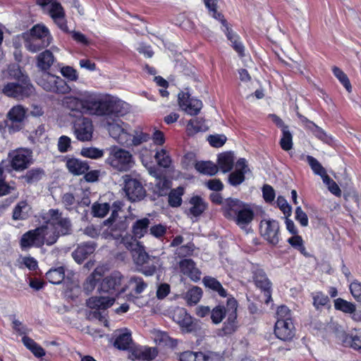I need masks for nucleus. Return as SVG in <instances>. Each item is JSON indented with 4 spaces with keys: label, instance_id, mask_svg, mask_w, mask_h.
I'll use <instances>...</instances> for the list:
<instances>
[{
    "label": "nucleus",
    "instance_id": "1",
    "mask_svg": "<svg viewBox=\"0 0 361 361\" xmlns=\"http://www.w3.org/2000/svg\"><path fill=\"white\" fill-rule=\"evenodd\" d=\"M105 107L101 106V114L96 116L102 117V123L106 128L110 136L119 144H128L130 140L128 124L119 118L125 115L128 110V104L120 99H104L102 102Z\"/></svg>",
    "mask_w": 361,
    "mask_h": 361
},
{
    "label": "nucleus",
    "instance_id": "2",
    "mask_svg": "<svg viewBox=\"0 0 361 361\" xmlns=\"http://www.w3.org/2000/svg\"><path fill=\"white\" fill-rule=\"evenodd\" d=\"M79 96L80 98L64 97L61 100V105L71 111L86 112L92 115L101 114L99 107H105V104L102 103L104 99L96 94L84 92H80Z\"/></svg>",
    "mask_w": 361,
    "mask_h": 361
},
{
    "label": "nucleus",
    "instance_id": "3",
    "mask_svg": "<svg viewBox=\"0 0 361 361\" xmlns=\"http://www.w3.org/2000/svg\"><path fill=\"white\" fill-rule=\"evenodd\" d=\"M224 216L233 221L240 228L245 229L254 219L250 207L238 199L228 198L224 202Z\"/></svg>",
    "mask_w": 361,
    "mask_h": 361
},
{
    "label": "nucleus",
    "instance_id": "4",
    "mask_svg": "<svg viewBox=\"0 0 361 361\" xmlns=\"http://www.w3.org/2000/svg\"><path fill=\"white\" fill-rule=\"evenodd\" d=\"M106 164L118 172H127L135 165L132 153L118 146H112L109 149Z\"/></svg>",
    "mask_w": 361,
    "mask_h": 361
},
{
    "label": "nucleus",
    "instance_id": "5",
    "mask_svg": "<svg viewBox=\"0 0 361 361\" xmlns=\"http://www.w3.org/2000/svg\"><path fill=\"white\" fill-rule=\"evenodd\" d=\"M1 92L8 97L23 100L34 94L35 88L30 79L24 78L20 82H8L3 87Z\"/></svg>",
    "mask_w": 361,
    "mask_h": 361
},
{
    "label": "nucleus",
    "instance_id": "6",
    "mask_svg": "<svg viewBox=\"0 0 361 361\" xmlns=\"http://www.w3.org/2000/svg\"><path fill=\"white\" fill-rule=\"evenodd\" d=\"M37 83L44 90L57 94H66L71 90L62 78L50 74L48 71L42 73L41 76L37 78Z\"/></svg>",
    "mask_w": 361,
    "mask_h": 361
},
{
    "label": "nucleus",
    "instance_id": "7",
    "mask_svg": "<svg viewBox=\"0 0 361 361\" xmlns=\"http://www.w3.org/2000/svg\"><path fill=\"white\" fill-rule=\"evenodd\" d=\"M44 219L46 220V223L54 228L59 236L68 235L72 231L71 220L68 217L63 216L59 209H49Z\"/></svg>",
    "mask_w": 361,
    "mask_h": 361
},
{
    "label": "nucleus",
    "instance_id": "8",
    "mask_svg": "<svg viewBox=\"0 0 361 361\" xmlns=\"http://www.w3.org/2000/svg\"><path fill=\"white\" fill-rule=\"evenodd\" d=\"M123 190L128 200L132 202L143 200L147 194L142 183L131 175L126 174L122 176Z\"/></svg>",
    "mask_w": 361,
    "mask_h": 361
},
{
    "label": "nucleus",
    "instance_id": "9",
    "mask_svg": "<svg viewBox=\"0 0 361 361\" xmlns=\"http://www.w3.org/2000/svg\"><path fill=\"white\" fill-rule=\"evenodd\" d=\"M114 302V298L109 296L95 295L90 298L86 300V305L87 307L95 310L94 312H90L87 318L89 319H99L102 320L103 317L98 311L99 310H106L111 307Z\"/></svg>",
    "mask_w": 361,
    "mask_h": 361
},
{
    "label": "nucleus",
    "instance_id": "10",
    "mask_svg": "<svg viewBox=\"0 0 361 361\" xmlns=\"http://www.w3.org/2000/svg\"><path fill=\"white\" fill-rule=\"evenodd\" d=\"M27 109L20 104L13 106L7 113V127L9 133L20 130L26 118Z\"/></svg>",
    "mask_w": 361,
    "mask_h": 361
},
{
    "label": "nucleus",
    "instance_id": "11",
    "mask_svg": "<svg viewBox=\"0 0 361 361\" xmlns=\"http://www.w3.org/2000/svg\"><path fill=\"white\" fill-rule=\"evenodd\" d=\"M260 233L262 238L272 245L279 242V224L276 220H262L260 222Z\"/></svg>",
    "mask_w": 361,
    "mask_h": 361
},
{
    "label": "nucleus",
    "instance_id": "12",
    "mask_svg": "<svg viewBox=\"0 0 361 361\" xmlns=\"http://www.w3.org/2000/svg\"><path fill=\"white\" fill-rule=\"evenodd\" d=\"M73 132L78 140L89 141L92 137L93 125L91 120L84 116H80L73 123Z\"/></svg>",
    "mask_w": 361,
    "mask_h": 361
},
{
    "label": "nucleus",
    "instance_id": "13",
    "mask_svg": "<svg viewBox=\"0 0 361 361\" xmlns=\"http://www.w3.org/2000/svg\"><path fill=\"white\" fill-rule=\"evenodd\" d=\"M11 167L16 171L27 168L31 162L32 152L26 149H18L9 154Z\"/></svg>",
    "mask_w": 361,
    "mask_h": 361
},
{
    "label": "nucleus",
    "instance_id": "14",
    "mask_svg": "<svg viewBox=\"0 0 361 361\" xmlns=\"http://www.w3.org/2000/svg\"><path fill=\"white\" fill-rule=\"evenodd\" d=\"M237 301L234 298L228 299V317L221 329V335L231 334L237 329Z\"/></svg>",
    "mask_w": 361,
    "mask_h": 361
},
{
    "label": "nucleus",
    "instance_id": "15",
    "mask_svg": "<svg viewBox=\"0 0 361 361\" xmlns=\"http://www.w3.org/2000/svg\"><path fill=\"white\" fill-rule=\"evenodd\" d=\"M178 104L182 110L191 116L197 115L202 107L200 100L190 98L188 93L183 92L178 94Z\"/></svg>",
    "mask_w": 361,
    "mask_h": 361
},
{
    "label": "nucleus",
    "instance_id": "16",
    "mask_svg": "<svg viewBox=\"0 0 361 361\" xmlns=\"http://www.w3.org/2000/svg\"><path fill=\"white\" fill-rule=\"evenodd\" d=\"M173 320L177 323L182 331L190 333L195 330V324L191 316L182 307H176L173 312Z\"/></svg>",
    "mask_w": 361,
    "mask_h": 361
},
{
    "label": "nucleus",
    "instance_id": "17",
    "mask_svg": "<svg viewBox=\"0 0 361 361\" xmlns=\"http://www.w3.org/2000/svg\"><path fill=\"white\" fill-rule=\"evenodd\" d=\"M157 354L158 352L155 348L136 346L130 350L128 358L132 360L151 361L157 357Z\"/></svg>",
    "mask_w": 361,
    "mask_h": 361
},
{
    "label": "nucleus",
    "instance_id": "18",
    "mask_svg": "<svg viewBox=\"0 0 361 361\" xmlns=\"http://www.w3.org/2000/svg\"><path fill=\"white\" fill-rule=\"evenodd\" d=\"M274 333L282 341L291 340L295 335V328L292 320H277L275 324Z\"/></svg>",
    "mask_w": 361,
    "mask_h": 361
},
{
    "label": "nucleus",
    "instance_id": "19",
    "mask_svg": "<svg viewBox=\"0 0 361 361\" xmlns=\"http://www.w3.org/2000/svg\"><path fill=\"white\" fill-rule=\"evenodd\" d=\"M122 279L123 276L120 272H112L103 279L98 288L99 292L101 293L116 291L121 285Z\"/></svg>",
    "mask_w": 361,
    "mask_h": 361
},
{
    "label": "nucleus",
    "instance_id": "20",
    "mask_svg": "<svg viewBox=\"0 0 361 361\" xmlns=\"http://www.w3.org/2000/svg\"><path fill=\"white\" fill-rule=\"evenodd\" d=\"M253 280L257 287L260 288L265 297V302L268 303L271 299V283L262 269H256L253 272Z\"/></svg>",
    "mask_w": 361,
    "mask_h": 361
},
{
    "label": "nucleus",
    "instance_id": "21",
    "mask_svg": "<svg viewBox=\"0 0 361 361\" xmlns=\"http://www.w3.org/2000/svg\"><path fill=\"white\" fill-rule=\"evenodd\" d=\"M40 230L35 228L34 230L29 231L24 233L20 239V246L22 248H28L32 246L39 247L42 246V241L41 240Z\"/></svg>",
    "mask_w": 361,
    "mask_h": 361
},
{
    "label": "nucleus",
    "instance_id": "22",
    "mask_svg": "<svg viewBox=\"0 0 361 361\" xmlns=\"http://www.w3.org/2000/svg\"><path fill=\"white\" fill-rule=\"evenodd\" d=\"M217 355L214 352L185 351L180 355V361H213Z\"/></svg>",
    "mask_w": 361,
    "mask_h": 361
},
{
    "label": "nucleus",
    "instance_id": "23",
    "mask_svg": "<svg viewBox=\"0 0 361 361\" xmlns=\"http://www.w3.org/2000/svg\"><path fill=\"white\" fill-rule=\"evenodd\" d=\"M54 61L55 57L50 49H46L39 54L36 57L37 67L42 71V72L48 71Z\"/></svg>",
    "mask_w": 361,
    "mask_h": 361
},
{
    "label": "nucleus",
    "instance_id": "24",
    "mask_svg": "<svg viewBox=\"0 0 361 361\" xmlns=\"http://www.w3.org/2000/svg\"><path fill=\"white\" fill-rule=\"evenodd\" d=\"M181 272L189 276L192 281L200 279L201 272L196 267L195 262L190 259H185L179 262Z\"/></svg>",
    "mask_w": 361,
    "mask_h": 361
},
{
    "label": "nucleus",
    "instance_id": "25",
    "mask_svg": "<svg viewBox=\"0 0 361 361\" xmlns=\"http://www.w3.org/2000/svg\"><path fill=\"white\" fill-rule=\"evenodd\" d=\"M37 229L40 230L38 232L39 234L40 233L42 245L44 243L47 245H51L57 241L59 237V235L56 232L54 228L50 226L47 223H46V225L38 227Z\"/></svg>",
    "mask_w": 361,
    "mask_h": 361
},
{
    "label": "nucleus",
    "instance_id": "26",
    "mask_svg": "<svg viewBox=\"0 0 361 361\" xmlns=\"http://www.w3.org/2000/svg\"><path fill=\"white\" fill-rule=\"evenodd\" d=\"M341 339L345 346L361 351V330H355L348 334L343 333Z\"/></svg>",
    "mask_w": 361,
    "mask_h": 361
},
{
    "label": "nucleus",
    "instance_id": "27",
    "mask_svg": "<svg viewBox=\"0 0 361 361\" xmlns=\"http://www.w3.org/2000/svg\"><path fill=\"white\" fill-rule=\"evenodd\" d=\"M95 250V244L93 243H85L79 245L72 253L73 259L78 263H82Z\"/></svg>",
    "mask_w": 361,
    "mask_h": 361
},
{
    "label": "nucleus",
    "instance_id": "28",
    "mask_svg": "<svg viewBox=\"0 0 361 361\" xmlns=\"http://www.w3.org/2000/svg\"><path fill=\"white\" fill-rule=\"evenodd\" d=\"M23 38L24 39L25 47L27 50L32 53L38 52L40 50L47 47L51 44L47 39H43L41 40L26 35H23Z\"/></svg>",
    "mask_w": 361,
    "mask_h": 361
},
{
    "label": "nucleus",
    "instance_id": "29",
    "mask_svg": "<svg viewBox=\"0 0 361 361\" xmlns=\"http://www.w3.org/2000/svg\"><path fill=\"white\" fill-rule=\"evenodd\" d=\"M66 166L70 173L77 176L85 173L89 169V165L86 161L75 158L68 159Z\"/></svg>",
    "mask_w": 361,
    "mask_h": 361
},
{
    "label": "nucleus",
    "instance_id": "30",
    "mask_svg": "<svg viewBox=\"0 0 361 361\" xmlns=\"http://www.w3.org/2000/svg\"><path fill=\"white\" fill-rule=\"evenodd\" d=\"M23 35L29 36L35 39L42 40L48 39L49 42H51L52 37L50 35L49 29L44 25L37 24L34 25L28 32L24 33Z\"/></svg>",
    "mask_w": 361,
    "mask_h": 361
},
{
    "label": "nucleus",
    "instance_id": "31",
    "mask_svg": "<svg viewBox=\"0 0 361 361\" xmlns=\"http://www.w3.org/2000/svg\"><path fill=\"white\" fill-rule=\"evenodd\" d=\"M133 340L130 332L127 329L120 330L116 334V339L114 345L119 350H125L129 348Z\"/></svg>",
    "mask_w": 361,
    "mask_h": 361
},
{
    "label": "nucleus",
    "instance_id": "32",
    "mask_svg": "<svg viewBox=\"0 0 361 361\" xmlns=\"http://www.w3.org/2000/svg\"><path fill=\"white\" fill-rule=\"evenodd\" d=\"M189 203L191 205L189 209L190 213L195 217L200 216L207 207L206 202L199 196L192 197Z\"/></svg>",
    "mask_w": 361,
    "mask_h": 361
},
{
    "label": "nucleus",
    "instance_id": "33",
    "mask_svg": "<svg viewBox=\"0 0 361 361\" xmlns=\"http://www.w3.org/2000/svg\"><path fill=\"white\" fill-rule=\"evenodd\" d=\"M102 276V269L96 268L90 274L83 283V290L87 294L91 293L95 288L99 278Z\"/></svg>",
    "mask_w": 361,
    "mask_h": 361
},
{
    "label": "nucleus",
    "instance_id": "34",
    "mask_svg": "<svg viewBox=\"0 0 361 361\" xmlns=\"http://www.w3.org/2000/svg\"><path fill=\"white\" fill-rule=\"evenodd\" d=\"M234 158L231 153L226 152L219 155L218 165L223 173L230 171L233 166Z\"/></svg>",
    "mask_w": 361,
    "mask_h": 361
},
{
    "label": "nucleus",
    "instance_id": "35",
    "mask_svg": "<svg viewBox=\"0 0 361 361\" xmlns=\"http://www.w3.org/2000/svg\"><path fill=\"white\" fill-rule=\"evenodd\" d=\"M150 221L147 218L137 220L133 225L132 231L135 238H141L147 232Z\"/></svg>",
    "mask_w": 361,
    "mask_h": 361
},
{
    "label": "nucleus",
    "instance_id": "36",
    "mask_svg": "<svg viewBox=\"0 0 361 361\" xmlns=\"http://www.w3.org/2000/svg\"><path fill=\"white\" fill-rule=\"evenodd\" d=\"M195 168L200 173L208 176H214L219 171L218 166L209 161H198L195 164Z\"/></svg>",
    "mask_w": 361,
    "mask_h": 361
},
{
    "label": "nucleus",
    "instance_id": "37",
    "mask_svg": "<svg viewBox=\"0 0 361 361\" xmlns=\"http://www.w3.org/2000/svg\"><path fill=\"white\" fill-rule=\"evenodd\" d=\"M202 281L206 287L217 292L220 296L225 298L227 295L226 290L223 288L220 282L215 278L205 276Z\"/></svg>",
    "mask_w": 361,
    "mask_h": 361
},
{
    "label": "nucleus",
    "instance_id": "38",
    "mask_svg": "<svg viewBox=\"0 0 361 361\" xmlns=\"http://www.w3.org/2000/svg\"><path fill=\"white\" fill-rule=\"evenodd\" d=\"M207 129L208 126L205 124V121L202 118H196L190 120L187 126V130L189 134L206 131Z\"/></svg>",
    "mask_w": 361,
    "mask_h": 361
},
{
    "label": "nucleus",
    "instance_id": "39",
    "mask_svg": "<svg viewBox=\"0 0 361 361\" xmlns=\"http://www.w3.org/2000/svg\"><path fill=\"white\" fill-rule=\"evenodd\" d=\"M184 194V188L183 187H178L173 189L169 193L168 202L169 204L172 207H178L182 203V196Z\"/></svg>",
    "mask_w": 361,
    "mask_h": 361
},
{
    "label": "nucleus",
    "instance_id": "40",
    "mask_svg": "<svg viewBox=\"0 0 361 361\" xmlns=\"http://www.w3.org/2000/svg\"><path fill=\"white\" fill-rule=\"evenodd\" d=\"M202 296V290L200 287L193 286L190 288L185 293L184 297L188 304L196 305Z\"/></svg>",
    "mask_w": 361,
    "mask_h": 361
},
{
    "label": "nucleus",
    "instance_id": "41",
    "mask_svg": "<svg viewBox=\"0 0 361 361\" xmlns=\"http://www.w3.org/2000/svg\"><path fill=\"white\" fill-rule=\"evenodd\" d=\"M132 256L135 263L142 267L147 264L151 259V257L146 252L143 245L137 248V250L132 254Z\"/></svg>",
    "mask_w": 361,
    "mask_h": 361
},
{
    "label": "nucleus",
    "instance_id": "42",
    "mask_svg": "<svg viewBox=\"0 0 361 361\" xmlns=\"http://www.w3.org/2000/svg\"><path fill=\"white\" fill-rule=\"evenodd\" d=\"M46 277L48 281L53 284L61 283L65 277L64 269L63 267L50 269L47 274Z\"/></svg>",
    "mask_w": 361,
    "mask_h": 361
},
{
    "label": "nucleus",
    "instance_id": "43",
    "mask_svg": "<svg viewBox=\"0 0 361 361\" xmlns=\"http://www.w3.org/2000/svg\"><path fill=\"white\" fill-rule=\"evenodd\" d=\"M154 159L159 166L165 169L169 168L171 163V157L165 149L157 150Z\"/></svg>",
    "mask_w": 361,
    "mask_h": 361
},
{
    "label": "nucleus",
    "instance_id": "44",
    "mask_svg": "<svg viewBox=\"0 0 361 361\" xmlns=\"http://www.w3.org/2000/svg\"><path fill=\"white\" fill-rule=\"evenodd\" d=\"M129 285L136 294L142 293L148 286L147 283L140 276H132L129 280Z\"/></svg>",
    "mask_w": 361,
    "mask_h": 361
},
{
    "label": "nucleus",
    "instance_id": "45",
    "mask_svg": "<svg viewBox=\"0 0 361 361\" xmlns=\"http://www.w3.org/2000/svg\"><path fill=\"white\" fill-rule=\"evenodd\" d=\"M334 307L336 310L345 313L352 314L355 310V305L342 298H338L334 301Z\"/></svg>",
    "mask_w": 361,
    "mask_h": 361
},
{
    "label": "nucleus",
    "instance_id": "46",
    "mask_svg": "<svg viewBox=\"0 0 361 361\" xmlns=\"http://www.w3.org/2000/svg\"><path fill=\"white\" fill-rule=\"evenodd\" d=\"M225 317H228V306L218 305L211 312V319L214 324H219Z\"/></svg>",
    "mask_w": 361,
    "mask_h": 361
},
{
    "label": "nucleus",
    "instance_id": "47",
    "mask_svg": "<svg viewBox=\"0 0 361 361\" xmlns=\"http://www.w3.org/2000/svg\"><path fill=\"white\" fill-rule=\"evenodd\" d=\"M110 206L108 203L95 202L92 206V213L94 216L103 218L109 212Z\"/></svg>",
    "mask_w": 361,
    "mask_h": 361
},
{
    "label": "nucleus",
    "instance_id": "48",
    "mask_svg": "<svg viewBox=\"0 0 361 361\" xmlns=\"http://www.w3.org/2000/svg\"><path fill=\"white\" fill-rule=\"evenodd\" d=\"M6 71L11 78L16 80L17 82L23 81L24 78L30 79L27 75L23 73L18 65L13 64L9 66Z\"/></svg>",
    "mask_w": 361,
    "mask_h": 361
},
{
    "label": "nucleus",
    "instance_id": "49",
    "mask_svg": "<svg viewBox=\"0 0 361 361\" xmlns=\"http://www.w3.org/2000/svg\"><path fill=\"white\" fill-rule=\"evenodd\" d=\"M27 216V204L25 202H19L15 207L13 218L15 220H22Z\"/></svg>",
    "mask_w": 361,
    "mask_h": 361
},
{
    "label": "nucleus",
    "instance_id": "50",
    "mask_svg": "<svg viewBox=\"0 0 361 361\" xmlns=\"http://www.w3.org/2000/svg\"><path fill=\"white\" fill-rule=\"evenodd\" d=\"M152 334L153 339L157 345H167L171 343V339L166 332L154 330Z\"/></svg>",
    "mask_w": 361,
    "mask_h": 361
},
{
    "label": "nucleus",
    "instance_id": "51",
    "mask_svg": "<svg viewBox=\"0 0 361 361\" xmlns=\"http://www.w3.org/2000/svg\"><path fill=\"white\" fill-rule=\"evenodd\" d=\"M283 136L280 140V145L285 151H289L293 147V136L288 130V128H285L282 130Z\"/></svg>",
    "mask_w": 361,
    "mask_h": 361
},
{
    "label": "nucleus",
    "instance_id": "52",
    "mask_svg": "<svg viewBox=\"0 0 361 361\" xmlns=\"http://www.w3.org/2000/svg\"><path fill=\"white\" fill-rule=\"evenodd\" d=\"M130 140L128 144H123L127 147L128 146H137L142 142H147L150 139V135L148 133H140L136 135H132L130 133Z\"/></svg>",
    "mask_w": 361,
    "mask_h": 361
},
{
    "label": "nucleus",
    "instance_id": "53",
    "mask_svg": "<svg viewBox=\"0 0 361 361\" xmlns=\"http://www.w3.org/2000/svg\"><path fill=\"white\" fill-rule=\"evenodd\" d=\"M333 72L335 76L339 80V81L343 85L346 90L348 92H351V85L347 77V75L338 67L333 68Z\"/></svg>",
    "mask_w": 361,
    "mask_h": 361
},
{
    "label": "nucleus",
    "instance_id": "54",
    "mask_svg": "<svg viewBox=\"0 0 361 361\" xmlns=\"http://www.w3.org/2000/svg\"><path fill=\"white\" fill-rule=\"evenodd\" d=\"M44 172L41 169H32L28 171L23 177L27 183H32L41 179Z\"/></svg>",
    "mask_w": 361,
    "mask_h": 361
},
{
    "label": "nucleus",
    "instance_id": "55",
    "mask_svg": "<svg viewBox=\"0 0 361 361\" xmlns=\"http://www.w3.org/2000/svg\"><path fill=\"white\" fill-rule=\"evenodd\" d=\"M306 159L315 174L320 176L326 171L325 169L314 157L307 155Z\"/></svg>",
    "mask_w": 361,
    "mask_h": 361
},
{
    "label": "nucleus",
    "instance_id": "56",
    "mask_svg": "<svg viewBox=\"0 0 361 361\" xmlns=\"http://www.w3.org/2000/svg\"><path fill=\"white\" fill-rule=\"evenodd\" d=\"M122 243L126 249L130 250L132 254L137 250L141 245H142L136 239L133 237H124L122 239Z\"/></svg>",
    "mask_w": 361,
    "mask_h": 361
},
{
    "label": "nucleus",
    "instance_id": "57",
    "mask_svg": "<svg viewBox=\"0 0 361 361\" xmlns=\"http://www.w3.org/2000/svg\"><path fill=\"white\" fill-rule=\"evenodd\" d=\"M81 154L85 157L97 159L103 156V151L95 147H87L82 149Z\"/></svg>",
    "mask_w": 361,
    "mask_h": 361
},
{
    "label": "nucleus",
    "instance_id": "58",
    "mask_svg": "<svg viewBox=\"0 0 361 361\" xmlns=\"http://www.w3.org/2000/svg\"><path fill=\"white\" fill-rule=\"evenodd\" d=\"M245 180V174L243 171H235L228 176V181L231 185L236 186L242 183Z\"/></svg>",
    "mask_w": 361,
    "mask_h": 361
},
{
    "label": "nucleus",
    "instance_id": "59",
    "mask_svg": "<svg viewBox=\"0 0 361 361\" xmlns=\"http://www.w3.org/2000/svg\"><path fill=\"white\" fill-rule=\"evenodd\" d=\"M226 137L224 135H209L207 138L209 144L214 147H220L223 146L226 141Z\"/></svg>",
    "mask_w": 361,
    "mask_h": 361
},
{
    "label": "nucleus",
    "instance_id": "60",
    "mask_svg": "<svg viewBox=\"0 0 361 361\" xmlns=\"http://www.w3.org/2000/svg\"><path fill=\"white\" fill-rule=\"evenodd\" d=\"M169 187L167 180L159 179L156 183L154 191L159 196H164L166 195Z\"/></svg>",
    "mask_w": 361,
    "mask_h": 361
},
{
    "label": "nucleus",
    "instance_id": "61",
    "mask_svg": "<svg viewBox=\"0 0 361 361\" xmlns=\"http://www.w3.org/2000/svg\"><path fill=\"white\" fill-rule=\"evenodd\" d=\"M195 245L193 243H188L187 245H183V246H180L179 247L177 250H176V254L180 257H187V256H190L192 254L193 251L195 250Z\"/></svg>",
    "mask_w": 361,
    "mask_h": 361
},
{
    "label": "nucleus",
    "instance_id": "62",
    "mask_svg": "<svg viewBox=\"0 0 361 361\" xmlns=\"http://www.w3.org/2000/svg\"><path fill=\"white\" fill-rule=\"evenodd\" d=\"M49 13L51 18H55V16L64 15L65 12L61 6V4L55 0L51 5L50 9L49 11Z\"/></svg>",
    "mask_w": 361,
    "mask_h": 361
},
{
    "label": "nucleus",
    "instance_id": "63",
    "mask_svg": "<svg viewBox=\"0 0 361 361\" xmlns=\"http://www.w3.org/2000/svg\"><path fill=\"white\" fill-rule=\"evenodd\" d=\"M314 299V306L318 309L319 307L326 305L329 299L327 295H325L322 293H317L316 295L313 298Z\"/></svg>",
    "mask_w": 361,
    "mask_h": 361
},
{
    "label": "nucleus",
    "instance_id": "64",
    "mask_svg": "<svg viewBox=\"0 0 361 361\" xmlns=\"http://www.w3.org/2000/svg\"><path fill=\"white\" fill-rule=\"evenodd\" d=\"M350 290L353 298L361 302V283L354 281L350 285Z\"/></svg>",
    "mask_w": 361,
    "mask_h": 361
}]
</instances>
